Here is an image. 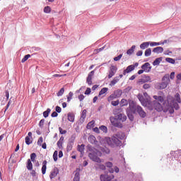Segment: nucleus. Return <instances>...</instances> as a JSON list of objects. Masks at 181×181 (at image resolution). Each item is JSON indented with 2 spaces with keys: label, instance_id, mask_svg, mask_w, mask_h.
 Instances as JSON below:
<instances>
[{
  "label": "nucleus",
  "instance_id": "nucleus-34",
  "mask_svg": "<svg viewBox=\"0 0 181 181\" xmlns=\"http://www.w3.org/2000/svg\"><path fill=\"white\" fill-rule=\"evenodd\" d=\"M174 100L178 103L179 104H180L181 99H180V95L179 93L175 94Z\"/></svg>",
  "mask_w": 181,
  "mask_h": 181
},
{
  "label": "nucleus",
  "instance_id": "nucleus-37",
  "mask_svg": "<svg viewBox=\"0 0 181 181\" xmlns=\"http://www.w3.org/2000/svg\"><path fill=\"white\" fill-rule=\"evenodd\" d=\"M165 62H167L168 63H170V64H175V63H176V61L173 58L169 57H167L165 59Z\"/></svg>",
  "mask_w": 181,
  "mask_h": 181
},
{
  "label": "nucleus",
  "instance_id": "nucleus-42",
  "mask_svg": "<svg viewBox=\"0 0 181 181\" xmlns=\"http://www.w3.org/2000/svg\"><path fill=\"white\" fill-rule=\"evenodd\" d=\"M160 45H162V42H150V46H151V47H153V46H160Z\"/></svg>",
  "mask_w": 181,
  "mask_h": 181
},
{
  "label": "nucleus",
  "instance_id": "nucleus-5",
  "mask_svg": "<svg viewBox=\"0 0 181 181\" xmlns=\"http://www.w3.org/2000/svg\"><path fill=\"white\" fill-rule=\"evenodd\" d=\"M170 82V79L169 78V75H165L162 78V82L157 83L155 85V87L157 90H165Z\"/></svg>",
  "mask_w": 181,
  "mask_h": 181
},
{
  "label": "nucleus",
  "instance_id": "nucleus-6",
  "mask_svg": "<svg viewBox=\"0 0 181 181\" xmlns=\"http://www.w3.org/2000/svg\"><path fill=\"white\" fill-rule=\"evenodd\" d=\"M168 159H181V150L170 151V154L167 155Z\"/></svg>",
  "mask_w": 181,
  "mask_h": 181
},
{
  "label": "nucleus",
  "instance_id": "nucleus-63",
  "mask_svg": "<svg viewBox=\"0 0 181 181\" xmlns=\"http://www.w3.org/2000/svg\"><path fill=\"white\" fill-rule=\"evenodd\" d=\"M59 116V114L57 112H53L52 114H51V117L52 118H56V117H58Z\"/></svg>",
  "mask_w": 181,
  "mask_h": 181
},
{
  "label": "nucleus",
  "instance_id": "nucleus-64",
  "mask_svg": "<svg viewBox=\"0 0 181 181\" xmlns=\"http://www.w3.org/2000/svg\"><path fill=\"white\" fill-rule=\"evenodd\" d=\"M30 159H36V153H33L30 154Z\"/></svg>",
  "mask_w": 181,
  "mask_h": 181
},
{
  "label": "nucleus",
  "instance_id": "nucleus-9",
  "mask_svg": "<svg viewBox=\"0 0 181 181\" xmlns=\"http://www.w3.org/2000/svg\"><path fill=\"white\" fill-rule=\"evenodd\" d=\"M117 70H118V68L114 65H111L109 70V74L107 76L108 78H112V77H114V76H115V73H117Z\"/></svg>",
  "mask_w": 181,
  "mask_h": 181
},
{
  "label": "nucleus",
  "instance_id": "nucleus-32",
  "mask_svg": "<svg viewBox=\"0 0 181 181\" xmlns=\"http://www.w3.org/2000/svg\"><path fill=\"white\" fill-rule=\"evenodd\" d=\"M115 95H116L117 98H119L121 95H122V90H117L115 92Z\"/></svg>",
  "mask_w": 181,
  "mask_h": 181
},
{
  "label": "nucleus",
  "instance_id": "nucleus-12",
  "mask_svg": "<svg viewBox=\"0 0 181 181\" xmlns=\"http://www.w3.org/2000/svg\"><path fill=\"white\" fill-rule=\"evenodd\" d=\"M141 69L145 71V73H149V71L152 70V66H151V64H149V62H146L141 66Z\"/></svg>",
  "mask_w": 181,
  "mask_h": 181
},
{
  "label": "nucleus",
  "instance_id": "nucleus-47",
  "mask_svg": "<svg viewBox=\"0 0 181 181\" xmlns=\"http://www.w3.org/2000/svg\"><path fill=\"white\" fill-rule=\"evenodd\" d=\"M112 105H113V107H117V105H119V100H113L111 102Z\"/></svg>",
  "mask_w": 181,
  "mask_h": 181
},
{
  "label": "nucleus",
  "instance_id": "nucleus-1",
  "mask_svg": "<svg viewBox=\"0 0 181 181\" xmlns=\"http://www.w3.org/2000/svg\"><path fill=\"white\" fill-rule=\"evenodd\" d=\"M87 153L90 159H100L103 153L104 155H108L110 153V148L107 147H101L100 151H98L97 148L93 147L91 145L88 144L87 146Z\"/></svg>",
  "mask_w": 181,
  "mask_h": 181
},
{
  "label": "nucleus",
  "instance_id": "nucleus-19",
  "mask_svg": "<svg viewBox=\"0 0 181 181\" xmlns=\"http://www.w3.org/2000/svg\"><path fill=\"white\" fill-rule=\"evenodd\" d=\"M153 53H156L157 54H159L160 53H163V47H156L153 49Z\"/></svg>",
  "mask_w": 181,
  "mask_h": 181
},
{
  "label": "nucleus",
  "instance_id": "nucleus-31",
  "mask_svg": "<svg viewBox=\"0 0 181 181\" xmlns=\"http://www.w3.org/2000/svg\"><path fill=\"white\" fill-rule=\"evenodd\" d=\"M151 54H152V49L151 48L146 49V51L144 52V56L146 57H149V56H151Z\"/></svg>",
  "mask_w": 181,
  "mask_h": 181
},
{
  "label": "nucleus",
  "instance_id": "nucleus-2",
  "mask_svg": "<svg viewBox=\"0 0 181 181\" xmlns=\"http://www.w3.org/2000/svg\"><path fill=\"white\" fill-rule=\"evenodd\" d=\"M125 139V133L122 132H119L114 134L112 138L107 137L106 139V142L109 146L111 148H115V146H121L122 143L119 141Z\"/></svg>",
  "mask_w": 181,
  "mask_h": 181
},
{
  "label": "nucleus",
  "instance_id": "nucleus-59",
  "mask_svg": "<svg viewBox=\"0 0 181 181\" xmlns=\"http://www.w3.org/2000/svg\"><path fill=\"white\" fill-rule=\"evenodd\" d=\"M58 155H59V153L57 152V151H55L53 153V159H58Z\"/></svg>",
  "mask_w": 181,
  "mask_h": 181
},
{
  "label": "nucleus",
  "instance_id": "nucleus-15",
  "mask_svg": "<svg viewBox=\"0 0 181 181\" xmlns=\"http://www.w3.org/2000/svg\"><path fill=\"white\" fill-rule=\"evenodd\" d=\"M136 111L140 117H141V118H145L146 117V113L145 112V111H144L141 106L138 105L136 107Z\"/></svg>",
  "mask_w": 181,
  "mask_h": 181
},
{
  "label": "nucleus",
  "instance_id": "nucleus-23",
  "mask_svg": "<svg viewBox=\"0 0 181 181\" xmlns=\"http://www.w3.org/2000/svg\"><path fill=\"white\" fill-rule=\"evenodd\" d=\"M47 165V161L44 160L42 163V175L46 174V169H47V167L46 166Z\"/></svg>",
  "mask_w": 181,
  "mask_h": 181
},
{
  "label": "nucleus",
  "instance_id": "nucleus-43",
  "mask_svg": "<svg viewBox=\"0 0 181 181\" xmlns=\"http://www.w3.org/2000/svg\"><path fill=\"white\" fill-rule=\"evenodd\" d=\"M74 93L73 92H69V96H67V103H70L73 98Z\"/></svg>",
  "mask_w": 181,
  "mask_h": 181
},
{
  "label": "nucleus",
  "instance_id": "nucleus-39",
  "mask_svg": "<svg viewBox=\"0 0 181 181\" xmlns=\"http://www.w3.org/2000/svg\"><path fill=\"white\" fill-rule=\"evenodd\" d=\"M114 170L116 173H118V172H119V168H118V167L115 166V170L113 168L109 169L110 173H114Z\"/></svg>",
  "mask_w": 181,
  "mask_h": 181
},
{
  "label": "nucleus",
  "instance_id": "nucleus-45",
  "mask_svg": "<svg viewBox=\"0 0 181 181\" xmlns=\"http://www.w3.org/2000/svg\"><path fill=\"white\" fill-rule=\"evenodd\" d=\"M51 11H52V8H50V6H45L44 8L45 13H50Z\"/></svg>",
  "mask_w": 181,
  "mask_h": 181
},
{
  "label": "nucleus",
  "instance_id": "nucleus-14",
  "mask_svg": "<svg viewBox=\"0 0 181 181\" xmlns=\"http://www.w3.org/2000/svg\"><path fill=\"white\" fill-rule=\"evenodd\" d=\"M142 77L143 78L139 80V84H144V83H148V81H151V76L142 75Z\"/></svg>",
  "mask_w": 181,
  "mask_h": 181
},
{
  "label": "nucleus",
  "instance_id": "nucleus-49",
  "mask_svg": "<svg viewBox=\"0 0 181 181\" xmlns=\"http://www.w3.org/2000/svg\"><path fill=\"white\" fill-rule=\"evenodd\" d=\"M75 139H76V138L74 137V136H71V137L69 140V143L68 144H71L72 145H74Z\"/></svg>",
  "mask_w": 181,
  "mask_h": 181
},
{
  "label": "nucleus",
  "instance_id": "nucleus-54",
  "mask_svg": "<svg viewBox=\"0 0 181 181\" xmlns=\"http://www.w3.org/2000/svg\"><path fill=\"white\" fill-rule=\"evenodd\" d=\"M138 99L140 101V103H144V100L146 99L145 98H144V95H138Z\"/></svg>",
  "mask_w": 181,
  "mask_h": 181
},
{
  "label": "nucleus",
  "instance_id": "nucleus-62",
  "mask_svg": "<svg viewBox=\"0 0 181 181\" xmlns=\"http://www.w3.org/2000/svg\"><path fill=\"white\" fill-rule=\"evenodd\" d=\"M85 98H86V97H85L84 95H83V94H81V95H79L78 96V98L79 101H83V100H84Z\"/></svg>",
  "mask_w": 181,
  "mask_h": 181
},
{
  "label": "nucleus",
  "instance_id": "nucleus-44",
  "mask_svg": "<svg viewBox=\"0 0 181 181\" xmlns=\"http://www.w3.org/2000/svg\"><path fill=\"white\" fill-rule=\"evenodd\" d=\"M73 181H80V173H76L75 177L73 179Z\"/></svg>",
  "mask_w": 181,
  "mask_h": 181
},
{
  "label": "nucleus",
  "instance_id": "nucleus-7",
  "mask_svg": "<svg viewBox=\"0 0 181 181\" xmlns=\"http://www.w3.org/2000/svg\"><path fill=\"white\" fill-rule=\"evenodd\" d=\"M138 66H139L138 62H136L134 64L128 66L127 69L123 71V76H127V74L131 73V71H134V70H135V67H138Z\"/></svg>",
  "mask_w": 181,
  "mask_h": 181
},
{
  "label": "nucleus",
  "instance_id": "nucleus-18",
  "mask_svg": "<svg viewBox=\"0 0 181 181\" xmlns=\"http://www.w3.org/2000/svg\"><path fill=\"white\" fill-rule=\"evenodd\" d=\"M32 162H35V159L28 160L26 166L28 170H32L33 169V164H32Z\"/></svg>",
  "mask_w": 181,
  "mask_h": 181
},
{
  "label": "nucleus",
  "instance_id": "nucleus-36",
  "mask_svg": "<svg viewBox=\"0 0 181 181\" xmlns=\"http://www.w3.org/2000/svg\"><path fill=\"white\" fill-rule=\"evenodd\" d=\"M99 129H100V131H103V132H105V134H107L108 132V128H107V126L102 125L99 127Z\"/></svg>",
  "mask_w": 181,
  "mask_h": 181
},
{
  "label": "nucleus",
  "instance_id": "nucleus-10",
  "mask_svg": "<svg viewBox=\"0 0 181 181\" xmlns=\"http://www.w3.org/2000/svg\"><path fill=\"white\" fill-rule=\"evenodd\" d=\"M134 114H135V110L134 108H127V115L129 121H134Z\"/></svg>",
  "mask_w": 181,
  "mask_h": 181
},
{
  "label": "nucleus",
  "instance_id": "nucleus-13",
  "mask_svg": "<svg viewBox=\"0 0 181 181\" xmlns=\"http://www.w3.org/2000/svg\"><path fill=\"white\" fill-rule=\"evenodd\" d=\"M86 148V145L85 144H78L77 145V151L78 152H80V158H83V156H84V149Z\"/></svg>",
  "mask_w": 181,
  "mask_h": 181
},
{
  "label": "nucleus",
  "instance_id": "nucleus-30",
  "mask_svg": "<svg viewBox=\"0 0 181 181\" xmlns=\"http://www.w3.org/2000/svg\"><path fill=\"white\" fill-rule=\"evenodd\" d=\"M52 112V110L50 108H47V110L43 112V117L44 118H47L49 117V115Z\"/></svg>",
  "mask_w": 181,
  "mask_h": 181
},
{
  "label": "nucleus",
  "instance_id": "nucleus-16",
  "mask_svg": "<svg viewBox=\"0 0 181 181\" xmlns=\"http://www.w3.org/2000/svg\"><path fill=\"white\" fill-rule=\"evenodd\" d=\"M153 98H154L155 101H158V103L165 104V103H169V101H166L165 100V98H163V96H160V95H153Z\"/></svg>",
  "mask_w": 181,
  "mask_h": 181
},
{
  "label": "nucleus",
  "instance_id": "nucleus-21",
  "mask_svg": "<svg viewBox=\"0 0 181 181\" xmlns=\"http://www.w3.org/2000/svg\"><path fill=\"white\" fill-rule=\"evenodd\" d=\"M68 117V121H69L70 122H74V118H75V115L74 113L73 112H69L67 115Z\"/></svg>",
  "mask_w": 181,
  "mask_h": 181
},
{
  "label": "nucleus",
  "instance_id": "nucleus-48",
  "mask_svg": "<svg viewBox=\"0 0 181 181\" xmlns=\"http://www.w3.org/2000/svg\"><path fill=\"white\" fill-rule=\"evenodd\" d=\"M73 145L74 144L68 143L67 147H66L67 152H70V151H71V149H73Z\"/></svg>",
  "mask_w": 181,
  "mask_h": 181
},
{
  "label": "nucleus",
  "instance_id": "nucleus-58",
  "mask_svg": "<svg viewBox=\"0 0 181 181\" xmlns=\"http://www.w3.org/2000/svg\"><path fill=\"white\" fill-rule=\"evenodd\" d=\"M99 169H100L101 170H105V166L104 165V164H99L98 165Z\"/></svg>",
  "mask_w": 181,
  "mask_h": 181
},
{
  "label": "nucleus",
  "instance_id": "nucleus-22",
  "mask_svg": "<svg viewBox=\"0 0 181 181\" xmlns=\"http://www.w3.org/2000/svg\"><path fill=\"white\" fill-rule=\"evenodd\" d=\"M163 59V58L162 57L156 58L154 62H153V66H159Z\"/></svg>",
  "mask_w": 181,
  "mask_h": 181
},
{
  "label": "nucleus",
  "instance_id": "nucleus-27",
  "mask_svg": "<svg viewBox=\"0 0 181 181\" xmlns=\"http://www.w3.org/2000/svg\"><path fill=\"white\" fill-rule=\"evenodd\" d=\"M141 105H143V107H149V105H151V100L145 99L141 103Z\"/></svg>",
  "mask_w": 181,
  "mask_h": 181
},
{
  "label": "nucleus",
  "instance_id": "nucleus-33",
  "mask_svg": "<svg viewBox=\"0 0 181 181\" xmlns=\"http://www.w3.org/2000/svg\"><path fill=\"white\" fill-rule=\"evenodd\" d=\"M128 104V100L126 99H122L119 103L120 107H125Z\"/></svg>",
  "mask_w": 181,
  "mask_h": 181
},
{
  "label": "nucleus",
  "instance_id": "nucleus-51",
  "mask_svg": "<svg viewBox=\"0 0 181 181\" xmlns=\"http://www.w3.org/2000/svg\"><path fill=\"white\" fill-rule=\"evenodd\" d=\"M25 144L26 145H30L32 144V141H30V137L29 136L25 137Z\"/></svg>",
  "mask_w": 181,
  "mask_h": 181
},
{
  "label": "nucleus",
  "instance_id": "nucleus-17",
  "mask_svg": "<svg viewBox=\"0 0 181 181\" xmlns=\"http://www.w3.org/2000/svg\"><path fill=\"white\" fill-rule=\"evenodd\" d=\"M179 102H175V100H173L171 103H169V105H170L173 107V110L175 111V110H179Z\"/></svg>",
  "mask_w": 181,
  "mask_h": 181
},
{
  "label": "nucleus",
  "instance_id": "nucleus-20",
  "mask_svg": "<svg viewBox=\"0 0 181 181\" xmlns=\"http://www.w3.org/2000/svg\"><path fill=\"white\" fill-rule=\"evenodd\" d=\"M149 45H151V42H142L140 45V49H141L142 50H145V49H148V47H149Z\"/></svg>",
  "mask_w": 181,
  "mask_h": 181
},
{
  "label": "nucleus",
  "instance_id": "nucleus-11",
  "mask_svg": "<svg viewBox=\"0 0 181 181\" xmlns=\"http://www.w3.org/2000/svg\"><path fill=\"white\" fill-rule=\"evenodd\" d=\"M95 73V71L93 70L88 74L86 78V83L88 84V86L93 85V76H94Z\"/></svg>",
  "mask_w": 181,
  "mask_h": 181
},
{
  "label": "nucleus",
  "instance_id": "nucleus-26",
  "mask_svg": "<svg viewBox=\"0 0 181 181\" xmlns=\"http://www.w3.org/2000/svg\"><path fill=\"white\" fill-rule=\"evenodd\" d=\"M95 124V122L94 120L89 122L86 126L87 129H91V128H94Z\"/></svg>",
  "mask_w": 181,
  "mask_h": 181
},
{
  "label": "nucleus",
  "instance_id": "nucleus-4",
  "mask_svg": "<svg viewBox=\"0 0 181 181\" xmlns=\"http://www.w3.org/2000/svg\"><path fill=\"white\" fill-rule=\"evenodd\" d=\"M112 125L115 128H122V122L127 121V115L122 113H119L115 117L110 119Z\"/></svg>",
  "mask_w": 181,
  "mask_h": 181
},
{
  "label": "nucleus",
  "instance_id": "nucleus-40",
  "mask_svg": "<svg viewBox=\"0 0 181 181\" xmlns=\"http://www.w3.org/2000/svg\"><path fill=\"white\" fill-rule=\"evenodd\" d=\"M64 94V88H62L57 93V97H62Z\"/></svg>",
  "mask_w": 181,
  "mask_h": 181
},
{
  "label": "nucleus",
  "instance_id": "nucleus-46",
  "mask_svg": "<svg viewBox=\"0 0 181 181\" xmlns=\"http://www.w3.org/2000/svg\"><path fill=\"white\" fill-rule=\"evenodd\" d=\"M104 49H108V45L107 46L105 45L99 49H97L96 52H97V53H100V52H103V50H104Z\"/></svg>",
  "mask_w": 181,
  "mask_h": 181
},
{
  "label": "nucleus",
  "instance_id": "nucleus-60",
  "mask_svg": "<svg viewBox=\"0 0 181 181\" xmlns=\"http://www.w3.org/2000/svg\"><path fill=\"white\" fill-rule=\"evenodd\" d=\"M105 166L107 168H110V169H111V168H112V163L111 162H107L105 163Z\"/></svg>",
  "mask_w": 181,
  "mask_h": 181
},
{
  "label": "nucleus",
  "instance_id": "nucleus-56",
  "mask_svg": "<svg viewBox=\"0 0 181 181\" xmlns=\"http://www.w3.org/2000/svg\"><path fill=\"white\" fill-rule=\"evenodd\" d=\"M122 57V54H120L117 57H114L115 62H119V60H121V58Z\"/></svg>",
  "mask_w": 181,
  "mask_h": 181
},
{
  "label": "nucleus",
  "instance_id": "nucleus-3",
  "mask_svg": "<svg viewBox=\"0 0 181 181\" xmlns=\"http://www.w3.org/2000/svg\"><path fill=\"white\" fill-rule=\"evenodd\" d=\"M153 107L158 112H161V111H163V112H168V114H173L174 112L173 107L169 105V102H165L162 105L160 103L154 101Z\"/></svg>",
  "mask_w": 181,
  "mask_h": 181
},
{
  "label": "nucleus",
  "instance_id": "nucleus-24",
  "mask_svg": "<svg viewBox=\"0 0 181 181\" xmlns=\"http://www.w3.org/2000/svg\"><path fill=\"white\" fill-rule=\"evenodd\" d=\"M135 47H136V46L132 45V46L131 47V48L129 49L127 51V54H128L129 56H131V54H134V52H135Z\"/></svg>",
  "mask_w": 181,
  "mask_h": 181
},
{
  "label": "nucleus",
  "instance_id": "nucleus-38",
  "mask_svg": "<svg viewBox=\"0 0 181 181\" xmlns=\"http://www.w3.org/2000/svg\"><path fill=\"white\" fill-rule=\"evenodd\" d=\"M115 98H117V96L115 93H113L107 98V101H112V100H115Z\"/></svg>",
  "mask_w": 181,
  "mask_h": 181
},
{
  "label": "nucleus",
  "instance_id": "nucleus-52",
  "mask_svg": "<svg viewBox=\"0 0 181 181\" xmlns=\"http://www.w3.org/2000/svg\"><path fill=\"white\" fill-rule=\"evenodd\" d=\"M88 139L91 144H95V136H91L90 137L88 138Z\"/></svg>",
  "mask_w": 181,
  "mask_h": 181
},
{
  "label": "nucleus",
  "instance_id": "nucleus-29",
  "mask_svg": "<svg viewBox=\"0 0 181 181\" xmlns=\"http://www.w3.org/2000/svg\"><path fill=\"white\" fill-rule=\"evenodd\" d=\"M86 117H87V110H83L82 111L81 116V120L82 121V122H84V119H86Z\"/></svg>",
  "mask_w": 181,
  "mask_h": 181
},
{
  "label": "nucleus",
  "instance_id": "nucleus-50",
  "mask_svg": "<svg viewBox=\"0 0 181 181\" xmlns=\"http://www.w3.org/2000/svg\"><path fill=\"white\" fill-rule=\"evenodd\" d=\"M59 134L61 135H64V134H67V131L63 130V129L62 127H59Z\"/></svg>",
  "mask_w": 181,
  "mask_h": 181
},
{
  "label": "nucleus",
  "instance_id": "nucleus-53",
  "mask_svg": "<svg viewBox=\"0 0 181 181\" xmlns=\"http://www.w3.org/2000/svg\"><path fill=\"white\" fill-rule=\"evenodd\" d=\"M44 124H45V119H42L40 121L38 125H39L40 128H43V125H44Z\"/></svg>",
  "mask_w": 181,
  "mask_h": 181
},
{
  "label": "nucleus",
  "instance_id": "nucleus-61",
  "mask_svg": "<svg viewBox=\"0 0 181 181\" xmlns=\"http://www.w3.org/2000/svg\"><path fill=\"white\" fill-rule=\"evenodd\" d=\"M43 142V137H40L39 138V139H38V141H37V145H42V143Z\"/></svg>",
  "mask_w": 181,
  "mask_h": 181
},
{
  "label": "nucleus",
  "instance_id": "nucleus-35",
  "mask_svg": "<svg viewBox=\"0 0 181 181\" xmlns=\"http://www.w3.org/2000/svg\"><path fill=\"white\" fill-rule=\"evenodd\" d=\"M108 91V88H103L100 92L98 96L100 97V95H103V94H105Z\"/></svg>",
  "mask_w": 181,
  "mask_h": 181
},
{
  "label": "nucleus",
  "instance_id": "nucleus-8",
  "mask_svg": "<svg viewBox=\"0 0 181 181\" xmlns=\"http://www.w3.org/2000/svg\"><path fill=\"white\" fill-rule=\"evenodd\" d=\"M100 181H112L114 179V175L111 174H102L100 177Z\"/></svg>",
  "mask_w": 181,
  "mask_h": 181
},
{
  "label": "nucleus",
  "instance_id": "nucleus-25",
  "mask_svg": "<svg viewBox=\"0 0 181 181\" xmlns=\"http://www.w3.org/2000/svg\"><path fill=\"white\" fill-rule=\"evenodd\" d=\"M119 81V77H115L114 79L111 81L109 86H110V87H113V86L117 83H118Z\"/></svg>",
  "mask_w": 181,
  "mask_h": 181
},
{
  "label": "nucleus",
  "instance_id": "nucleus-41",
  "mask_svg": "<svg viewBox=\"0 0 181 181\" xmlns=\"http://www.w3.org/2000/svg\"><path fill=\"white\" fill-rule=\"evenodd\" d=\"M31 57L30 54H26L24 56V57L21 59V63H25V62H26L28 59H30V57Z\"/></svg>",
  "mask_w": 181,
  "mask_h": 181
},
{
  "label": "nucleus",
  "instance_id": "nucleus-55",
  "mask_svg": "<svg viewBox=\"0 0 181 181\" xmlns=\"http://www.w3.org/2000/svg\"><path fill=\"white\" fill-rule=\"evenodd\" d=\"M84 94L86 95H90V94H91V88H87L86 90L85 91Z\"/></svg>",
  "mask_w": 181,
  "mask_h": 181
},
{
  "label": "nucleus",
  "instance_id": "nucleus-28",
  "mask_svg": "<svg viewBox=\"0 0 181 181\" xmlns=\"http://www.w3.org/2000/svg\"><path fill=\"white\" fill-rule=\"evenodd\" d=\"M57 173H59V170H54V171H52L50 175H49V177L50 179H54V177H56L57 176Z\"/></svg>",
  "mask_w": 181,
  "mask_h": 181
},
{
  "label": "nucleus",
  "instance_id": "nucleus-57",
  "mask_svg": "<svg viewBox=\"0 0 181 181\" xmlns=\"http://www.w3.org/2000/svg\"><path fill=\"white\" fill-rule=\"evenodd\" d=\"M55 112H57L58 114H60V112H62V107H60V106H56Z\"/></svg>",
  "mask_w": 181,
  "mask_h": 181
}]
</instances>
